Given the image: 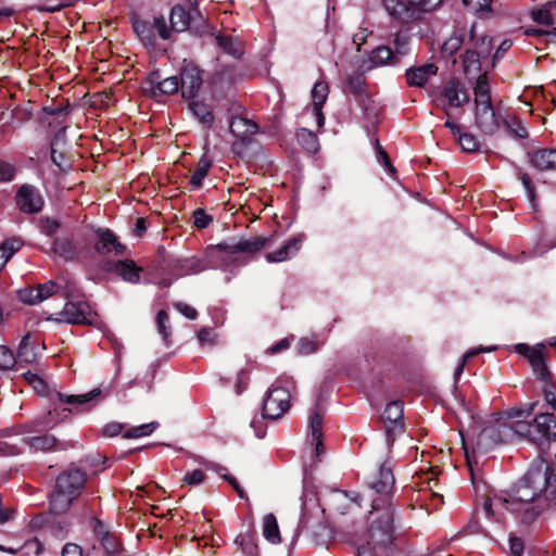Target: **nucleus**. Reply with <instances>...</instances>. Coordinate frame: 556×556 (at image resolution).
Masks as SVG:
<instances>
[{
  "label": "nucleus",
  "mask_w": 556,
  "mask_h": 556,
  "mask_svg": "<svg viewBox=\"0 0 556 556\" xmlns=\"http://www.w3.org/2000/svg\"><path fill=\"white\" fill-rule=\"evenodd\" d=\"M482 54L477 50H467L463 58V68L464 73L468 78L476 79L480 76L478 75L481 70L480 56Z\"/></svg>",
  "instance_id": "7c9ffc66"
},
{
  "label": "nucleus",
  "mask_w": 556,
  "mask_h": 556,
  "mask_svg": "<svg viewBox=\"0 0 556 556\" xmlns=\"http://www.w3.org/2000/svg\"><path fill=\"white\" fill-rule=\"evenodd\" d=\"M235 544L238 545L241 551L247 555H253L256 549V545L253 542V538L249 533H240L236 540Z\"/></svg>",
  "instance_id": "8fccbe9b"
},
{
  "label": "nucleus",
  "mask_w": 556,
  "mask_h": 556,
  "mask_svg": "<svg viewBox=\"0 0 556 556\" xmlns=\"http://www.w3.org/2000/svg\"><path fill=\"white\" fill-rule=\"evenodd\" d=\"M189 110L204 125H211L214 121L213 113L211 112L208 106L203 102H200V101L190 102Z\"/></svg>",
  "instance_id": "4c0bfd02"
},
{
  "label": "nucleus",
  "mask_w": 556,
  "mask_h": 556,
  "mask_svg": "<svg viewBox=\"0 0 556 556\" xmlns=\"http://www.w3.org/2000/svg\"><path fill=\"white\" fill-rule=\"evenodd\" d=\"M541 501L556 506V454L549 463L541 462L528 470L517 490V496H489L483 502L482 510L488 520L498 529H504L508 515L522 523L532 522L542 510L539 504Z\"/></svg>",
  "instance_id": "f257e3e1"
},
{
  "label": "nucleus",
  "mask_w": 556,
  "mask_h": 556,
  "mask_svg": "<svg viewBox=\"0 0 556 556\" xmlns=\"http://www.w3.org/2000/svg\"><path fill=\"white\" fill-rule=\"evenodd\" d=\"M16 175L14 164L0 160V182H10Z\"/></svg>",
  "instance_id": "5fc2aeb1"
},
{
  "label": "nucleus",
  "mask_w": 556,
  "mask_h": 556,
  "mask_svg": "<svg viewBox=\"0 0 556 556\" xmlns=\"http://www.w3.org/2000/svg\"><path fill=\"white\" fill-rule=\"evenodd\" d=\"M217 45L228 54L232 56H240L242 54V49L240 43L230 36L217 35L216 36Z\"/></svg>",
  "instance_id": "37998d69"
},
{
  "label": "nucleus",
  "mask_w": 556,
  "mask_h": 556,
  "mask_svg": "<svg viewBox=\"0 0 556 556\" xmlns=\"http://www.w3.org/2000/svg\"><path fill=\"white\" fill-rule=\"evenodd\" d=\"M535 443L556 437V417L549 413H543L533 419Z\"/></svg>",
  "instance_id": "a211bd4d"
},
{
  "label": "nucleus",
  "mask_w": 556,
  "mask_h": 556,
  "mask_svg": "<svg viewBox=\"0 0 556 556\" xmlns=\"http://www.w3.org/2000/svg\"><path fill=\"white\" fill-rule=\"evenodd\" d=\"M230 132L241 140L257 132V125L244 117H233L229 125Z\"/></svg>",
  "instance_id": "a878e982"
},
{
  "label": "nucleus",
  "mask_w": 556,
  "mask_h": 556,
  "mask_svg": "<svg viewBox=\"0 0 556 556\" xmlns=\"http://www.w3.org/2000/svg\"><path fill=\"white\" fill-rule=\"evenodd\" d=\"M293 381L290 378H278L268 389L263 400V416L268 419H278L290 408L291 390Z\"/></svg>",
  "instance_id": "0eeeda50"
},
{
  "label": "nucleus",
  "mask_w": 556,
  "mask_h": 556,
  "mask_svg": "<svg viewBox=\"0 0 556 556\" xmlns=\"http://www.w3.org/2000/svg\"><path fill=\"white\" fill-rule=\"evenodd\" d=\"M438 73V66L433 63H427L418 67H410L406 70V78L409 86L422 87L429 80L430 77L435 76Z\"/></svg>",
  "instance_id": "412c9836"
},
{
  "label": "nucleus",
  "mask_w": 556,
  "mask_h": 556,
  "mask_svg": "<svg viewBox=\"0 0 556 556\" xmlns=\"http://www.w3.org/2000/svg\"><path fill=\"white\" fill-rule=\"evenodd\" d=\"M249 379L250 377L247 370H241L238 374L236 381V391L238 394H241L248 388Z\"/></svg>",
  "instance_id": "69168bd1"
},
{
  "label": "nucleus",
  "mask_w": 556,
  "mask_h": 556,
  "mask_svg": "<svg viewBox=\"0 0 556 556\" xmlns=\"http://www.w3.org/2000/svg\"><path fill=\"white\" fill-rule=\"evenodd\" d=\"M309 441L315 445L316 456L324 453L323 447V415L318 412H313L309 416Z\"/></svg>",
  "instance_id": "b1692460"
},
{
  "label": "nucleus",
  "mask_w": 556,
  "mask_h": 556,
  "mask_svg": "<svg viewBox=\"0 0 556 556\" xmlns=\"http://www.w3.org/2000/svg\"><path fill=\"white\" fill-rule=\"evenodd\" d=\"M544 350L545 346L543 344L534 346L528 361L538 378L546 382L549 378V372L544 359Z\"/></svg>",
  "instance_id": "393cba45"
},
{
  "label": "nucleus",
  "mask_w": 556,
  "mask_h": 556,
  "mask_svg": "<svg viewBox=\"0 0 556 556\" xmlns=\"http://www.w3.org/2000/svg\"><path fill=\"white\" fill-rule=\"evenodd\" d=\"M97 315L91 313L87 303L66 302L62 311L55 314L53 320L66 324H88L96 325Z\"/></svg>",
  "instance_id": "1a4fd4ad"
},
{
  "label": "nucleus",
  "mask_w": 556,
  "mask_h": 556,
  "mask_svg": "<svg viewBox=\"0 0 556 556\" xmlns=\"http://www.w3.org/2000/svg\"><path fill=\"white\" fill-rule=\"evenodd\" d=\"M383 418L386 421H389L393 425V430L400 429L402 430V418H403V404L401 401H392L387 404ZM392 429H387L388 442L390 443V433Z\"/></svg>",
  "instance_id": "cd10ccee"
},
{
  "label": "nucleus",
  "mask_w": 556,
  "mask_h": 556,
  "mask_svg": "<svg viewBox=\"0 0 556 556\" xmlns=\"http://www.w3.org/2000/svg\"><path fill=\"white\" fill-rule=\"evenodd\" d=\"M62 556H84L83 548L74 543H66L62 549Z\"/></svg>",
  "instance_id": "774afa93"
},
{
  "label": "nucleus",
  "mask_w": 556,
  "mask_h": 556,
  "mask_svg": "<svg viewBox=\"0 0 556 556\" xmlns=\"http://www.w3.org/2000/svg\"><path fill=\"white\" fill-rule=\"evenodd\" d=\"M114 268L123 280L130 283L140 281L142 268L137 266L132 260L118 261L114 264Z\"/></svg>",
  "instance_id": "bb28decb"
},
{
  "label": "nucleus",
  "mask_w": 556,
  "mask_h": 556,
  "mask_svg": "<svg viewBox=\"0 0 556 556\" xmlns=\"http://www.w3.org/2000/svg\"><path fill=\"white\" fill-rule=\"evenodd\" d=\"M49 428L46 418L35 419L21 426V433L41 432Z\"/></svg>",
  "instance_id": "864d4df0"
},
{
  "label": "nucleus",
  "mask_w": 556,
  "mask_h": 556,
  "mask_svg": "<svg viewBox=\"0 0 556 556\" xmlns=\"http://www.w3.org/2000/svg\"><path fill=\"white\" fill-rule=\"evenodd\" d=\"M179 88V78L177 76H169L162 79L157 71L150 73L142 81V90L152 98L174 94Z\"/></svg>",
  "instance_id": "9b49d317"
},
{
  "label": "nucleus",
  "mask_w": 556,
  "mask_h": 556,
  "mask_svg": "<svg viewBox=\"0 0 556 556\" xmlns=\"http://www.w3.org/2000/svg\"><path fill=\"white\" fill-rule=\"evenodd\" d=\"M344 91L354 96H359L365 91V79L362 75H354L348 77L344 86Z\"/></svg>",
  "instance_id": "de8ad7c7"
},
{
  "label": "nucleus",
  "mask_w": 556,
  "mask_h": 556,
  "mask_svg": "<svg viewBox=\"0 0 556 556\" xmlns=\"http://www.w3.org/2000/svg\"><path fill=\"white\" fill-rule=\"evenodd\" d=\"M544 400L551 408L556 410V383L547 382L543 388Z\"/></svg>",
  "instance_id": "13d9d810"
},
{
  "label": "nucleus",
  "mask_w": 556,
  "mask_h": 556,
  "mask_svg": "<svg viewBox=\"0 0 556 556\" xmlns=\"http://www.w3.org/2000/svg\"><path fill=\"white\" fill-rule=\"evenodd\" d=\"M192 13L186 11L182 7H174L170 11V29L174 31H185L190 26Z\"/></svg>",
  "instance_id": "c756f323"
},
{
  "label": "nucleus",
  "mask_w": 556,
  "mask_h": 556,
  "mask_svg": "<svg viewBox=\"0 0 556 556\" xmlns=\"http://www.w3.org/2000/svg\"><path fill=\"white\" fill-rule=\"evenodd\" d=\"M263 535L273 544H278L281 541L278 522L273 514H267L263 518Z\"/></svg>",
  "instance_id": "473e14b6"
},
{
  "label": "nucleus",
  "mask_w": 556,
  "mask_h": 556,
  "mask_svg": "<svg viewBox=\"0 0 556 556\" xmlns=\"http://www.w3.org/2000/svg\"><path fill=\"white\" fill-rule=\"evenodd\" d=\"M52 249L55 254L64 260H72L76 256V248L68 240L58 239L53 242Z\"/></svg>",
  "instance_id": "a18cd8bd"
},
{
  "label": "nucleus",
  "mask_w": 556,
  "mask_h": 556,
  "mask_svg": "<svg viewBox=\"0 0 556 556\" xmlns=\"http://www.w3.org/2000/svg\"><path fill=\"white\" fill-rule=\"evenodd\" d=\"M520 180H521V184H522L523 188L527 191L528 199H529V201L531 203V206L535 210V207H536V203H535V189H534V186L532 184L531 177L528 174L522 173L521 176H520Z\"/></svg>",
  "instance_id": "4d7b16f0"
},
{
  "label": "nucleus",
  "mask_w": 556,
  "mask_h": 556,
  "mask_svg": "<svg viewBox=\"0 0 556 556\" xmlns=\"http://www.w3.org/2000/svg\"><path fill=\"white\" fill-rule=\"evenodd\" d=\"M193 219L194 226L200 229L206 228L212 222V217L202 208H198L193 212Z\"/></svg>",
  "instance_id": "bf43d9fd"
},
{
  "label": "nucleus",
  "mask_w": 556,
  "mask_h": 556,
  "mask_svg": "<svg viewBox=\"0 0 556 556\" xmlns=\"http://www.w3.org/2000/svg\"><path fill=\"white\" fill-rule=\"evenodd\" d=\"M443 0H408L410 20H420L424 14L441 8Z\"/></svg>",
  "instance_id": "c85d7f7f"
},
{
  "label": "nucleus",
  "mask_w": 556,
  "mask_h": 556,
  "mask_svg": "<svg viewBox=\"0 0 556 556\" xmlns=\"http://www.w3.org/2000/svg\"><path fill=\"white\" fill-rule=\"evenodd\" d=\"M267 238L256 236L249 239H240L233 243H219L207 252V258L215 267L230 268L239 264V253H253L265 247Z\"/></svg>",
  "instance_id": "423d86ee"
},
{
  "label": "nucleus",
  "mask_w": 556,
  "mask_h": 556,
  "mask_svg": "<svg viewBox=\"0 0 556 556\" xmlns=\"http://www.w3.org/2000/svg\"><path fill=\"white\" fill-rule=\"evenodd\" d=\"M153 28L156 30V33L162 39L169 38V33L172 29L167 27L166 21L163 16L154 18Z\"/></svg>",
  "instance_id": "052dcab7"
},
{
  "label": "nucleus",
  "mask_w": 556,
  "mask_h": 556,
  "mask_svg": "<svg viewBox=\"0 0 556 556\" xmlns=\"http://www.w3.org/2000/svg\"><path fill=\"white\" fill-rule=\"evenodd\" d=\"M175 307L176 309L181 313L185 317H187L188 319H195L197 316H198V313L197 311L191 307L190 305L186 304V303H182V302H177L175 304Z\"/></svg>",
  "instance_id": "0e129e2a"
},
{
  "label": "nucleus",
  "mask_w": 556,
  "mask_h": 556,
  "mask_svg": "<svg viewBox=\"0 0 556 556\" xmlns=\"http://www.w3.org/2000/svg\"><path fill=\"white\" fill-rule=\"evenodd\" d=\"M305 240V235L299 233L289 238L285 244L278 250L267 253L266 260L269 263H280L295 256L301 250L302 244Z\"/></svg>",
  "instance_id": "f3484780"
},
{
  "label": "nucleus",
  "mask_w": 556,
  "mask_h": 556,
  "mask_svg": "<svg viewBox=\"0 0 556 556\" xmlns=\"http://www.w3.org/2000/svg\"><path fill=\"white\" fill-rule=\"evenodd\" d=\"M393 60V53L389 47L380 46L369 54V62L372 66H383Z\"/></svg>",
  "instance_id": "a19ab883"
},
{
  "label": "nucleus",
  "mask_w": 556,
  "mask_h": 556,
  "mask_svg": "<svg viewBox=\"0 0 556 556\" xmlns=\"http://www.w3.org/2000/svg\"><path fill=\"white\" fill-rule=\"evenodd\" d=\"M296 140L304 150L309 153H316L319 149L317 136L309 129L301 128L296 132Z\"/></svg>",
  "instance_id": "72a5a7b5"
},
{
  "label": "nucleus",
  "mask_w": 556,
  "mask_h": 556,
  "mask_svg": "<svg viewBox=\"0 0 556 556\" xmlns=\"http://www.w3.org/2000/svg\"><path fill=\"white\" fill-rule=\"evenodd\" d=\"M535 406L536 403H527L521 406L513 407L507 412L508 417L511 419L507 428L517 437L528 439L533 443H535L533 421L529 422L519 418L531 416Z\"/></svg>",
  "instance_id": "6e6552de"
},
{
  "label": "nucleus",
  "mask_w": 556,
  "mask_h": 556,
  "mask_svg": "<svg viewBox=\"0 0 556 556\" xmlns=\"http://www.w3.org/2000/svg\"><path fill=\"white\" fill-rule=\"evenodd\" d=\"M503 124L505 127L509 130L511 135H514L517 138L525 139L528 137V131L526 127L521 124L520 121L514 118L511 121L509 119H503Z\"/></svg>",
  "instance_id": "3c124183"
},
{
  "label": "nucleus",
  "mask_w": 556,
  "mask_h": 556,
  "mask_svg": "<svg viewBox=\"0 0 556 556\" xmlns=\"http://www.w3.org/2000/svg\"><path fill=\"white\" fill-rule=\"evenodd\" d=\"M473 115L477 128L484 135L492 136L501 127L503 119L496 114L491 99L490 84L485 73L480 74L473 86Z\"/></svg>",
  "instance_id": "7ed1b4c3"
},
{
  "label": "nucleus",
  "mask_w": 556,
  "mask_h": 556,
  "mask_svg": "<svg viewBox=\"0 0 556 556\" xmlns=\"http://www.w3.org/2000/svg\"><path fill=\"white\" fill-rule=\"evenodd\" d=\"M394 476L391 468L381 466L377 478L370 482V488L379 495L372 500L368 515L366 542L357 549V556H379L395 539L394 506L391 503V492Z\"/></svg>",
  "instance_id": "f03ea898"
},
{
  "label": "nucleus",
  "mask_w": 556,
  "mask_h": 556,
  "mask_svg": "<svg viewBox=\"0 0 556 556\" xmlns=\"http://www.w3.org/2000/svg\"><path fill=\"white\" fill-rule=\"evenodd\" d=\"M14 364L15 356L13 355V353L4 345H0V369H11L14 366Z\"/></svg>",
  "instance_id": "6e6d98bb"
},
{
  "label": "nucleus",
  "mask_w": 556,
  "mask_h": 556,
  "mask_svg": "<svg viewBox=\"0 0 556 556\" xmlns=\"http://www.w3.org/2000/svg\"><path fill=\"white\" fill-rule=\"evenodd\" d=\"M211 165H212L211 162L207 160H204V159H202L199 162L195 170L193 172V174L190 177V184L192 185L193 189H198L199 187H201L202 181L205 178V176L207 175Z\"/></svg>",
  "instance_id": "49530a36"
},
{
  "label": "nucleus",
  "mask_w": 556,
  "mask_h": 556,
  "mask_svg": "<svg viewBox=\"0 0 556 556\" xmlns=\"http://www.w3.org/2000/svg\"><path fill=\"white\" fill-rule=\"evenodd\" d=\"M99 239L94 248L100 254L124 255L126 248L117 241V238L109 229L98 230Z\"/></svg>",
  "instance_id": "6ab92c4d"
},
{
  "label": "nucleus",
  "mask_w": 556,
  "mask_h": 556,
  "mask_svg": "<svg viewBox=\"0 0 556 556\" xmlns=\"http://www.w3.org/2000/svg\"><path fill=\"white\" fill-rule=\"evenodd\" d=\"M15 201L17 207L26 214H34L41 211L43 198L40 191L31 185H23L16 192Z\"/></svg>",
  "instance_id": "f8f14e48"
},
{
  "label": "nucleus",
  "mask_w": 556,
  "mask_h": 556,
  "mask_svg": "<svg viewBox=\"0 0 556 556\" xmlns=\"http://www.w3.org/2000/svg\"><path fill=\"white\" fill-rule=\"evenodd\" d=\"M24 443L34 452H52L66 448L65 444L59 443L54 435L48 433L26 437Z\"/></svg>",
  "instance_id": "aec40b11"
},
{
  "label": "nucleus",
  "mask_w": 556,
  "mask_h": 556,
  "mask_svg": "<svg viewBox=\"0 0 556 556\" xmlns=\"http://www.w3.org/2000/svg\"><path fill=\"white\" fill-rule=\"evenodd\" d=\"M466 10L479 17H484L491 12L492 0H462Z\"/></svg>",
  "instance_id": "58836bf2"
},
{
  "label": "nucleus",
  "mask_w": 556,
  "mask_h": 556,
  "mask_svg": "<svg viewBox=\"0 0 556 556\" xmlns=\"http://www.w3.org/2000/svg\"><path fill=\"white\" fill-rule=\"evenodd\" d=\"M159 427L157 421H151L148 424H143L140 426L132 427L128 429L124 437L127 439H137V438H143L150 435L152 432H154Z\"/></svg>",
  "instance_id": "c03bdc74"
},
{
  "label": "nucleus",
  "mask_w": 556,
  "mask_h": 556,
  "mask_svg": "<svg viewBox=\"0 0 556 556\" xmlns=\"http://www.w3.org/2000/svg\"><path fill=\"white\" fill-rule=\"evenodd\" d=\"M455 136L458 137V142L464 151L473 152L478 149V141L473 135L459 130Z\"/></svg>",
  "instance_id": "603ef678"
},
{
  "label": "nucleus",
  "mask_w": 556,
  "mask_h": 556,
  "mask_svg": "<svg viewBox=\"0 0 556 556\" xmlns=\"http://www.w3.org/2000/svg\"><path fill=\"white\" fill-rule=\"evenodd\" d=\"M329 91V85L326 80H317L312 89L313 108H323L328 99Z\"/></svg>",
  "instance_id": "c9c22d12"
},
{
  "label": "nucleus",
  "mask_w": 556,
  "mask_h": 556,
  "mask_svg": "<svg viewBox=\"0 0 556 556\" xmlns=\"http://www.w3.org/2000/svg\"><path fill=\"white\" fill-rule=\"evenodd\" d=\"M156 325L159 333L162 336V339L164 341V344L166 346H169L172 344V329L169 325V316L166 313V311H159L156 315Z\"/></svg>",
  "instance_id": "ea45409f"
},
{
  "label": "nucleus",
  "mask_w": 556,
  "mask_h": 556,
  "mask_svg": "<svg viewBox=\"0 0 556 556\" xmlns=\"http://www.w3.org/2000/svg\"><path fill=\"white\" fill-rule=\"evenodd\" d=\"M383 5L390 15L403 21H410L408 0H383Z\"/></svg>",
  "instance_id": "2f4dec72"
},
{
  "label": "nucleus",
  "mask_w": 556,
  "mask_h": 556,
  "mask_svg": "<svg viewBox=\"0 0 556 556\" xmlns=\"http://www.w3.org/2000/svg\"><path fill=\"white\" fill-rule=\"evenodd\" d=\"M298 349L301 354L306 355V354H311V353H314L315 351H317L318 345L314 340L308 339V338H303L299 341Z\"/></svg>",
  "instance_id": "680f3d73"
},
{
  "label": "nucleus",
  "mask_w": 556,
  "mask_h": 556,
  "mask_svg": "<svg viewBox=\"0 0 556 556\" xmlns=\"http://www.w3.org/2000/svg\"><path fill=\"white\" fill-rule=\"evenodd\" d=\"M495 349H496V346H486V348H484V346H479V348L471 349V350H469L468 352H466V353L463 355L462 359L459 361V363H458V365H457V367H456V369H455V374H454L455 379L457 380V379L460 377V375L463 374V370H464L465 364H466V362H467L469 358H471L472 356L477 355L478 353H482V352H492V351H494Z\"/></svg>",
  "instance_id": "09e8293b"
},
{
  "label": "nucleus",
  "mask_w": 556,
  "mask_h": 556,
  "mask_svg": "<svg viewBox=\"0 0 556 556\" xmlns=\"http://www.w3.org/2000/svg\"><path fill=\"white\" fill-rule=\"evenodd\" d=\"M431 97L434 105L442 110L446 116L444 126L448 128L453 135L458 134L459 125L452 119L451 110L462 108L469 102V93L464 85L460 80L453 78L433 90Z\"/></svg>",
  "instance_id": "39448f33"
},
{
  "label": "nucleus",
  "mask_w": 556,
  "mask_h": 556,
  "mask_svg": "<svg viewBox=\"0 0 556 556\" xmlns=\"http://www.w3.org/2000/svg\"><path fill=\"white\" fill-rule=\"evenodd\" d=\"M22 245L23 243L18 239L5 240L0 245V270H2L5 267L7 263L17 251H20Z\"/></svg>",
  "instance_id": "f704fd0d"
},
{
  "label": "nucleus",
  "mask_w": 556,
  "mask_h": 556,
  "mask_svg": "<svg viewBox=\"0 0 556 556\" xmlns=\"http://www.w3.org/2000/svg\"><path fill=\"white\" fill-rule=\"evenodd\" d=\"M93 532L97 536L98 543L108 556H119V540L106 529L105 525L101 520H93Z\"/></svg>",
  "instance_id": "dca6fc26"
},
{
  "label": "nucleus",
  "mask_w": 556,
  "mask_h": 556,
  "mask_svg": "<svg viewBox=\"0 0 556 556\" xmlns=\"http://www.w3.org/2000/svg\"><path fill=\"white\" fill-rule=\"evenodd\" d=\"M202 84L200 70L193 64L182 66L179 78V87L185 98L197 96Z\"/></svg>",
  "instance_id": "2eb2a0df"
},
{
  "label": "nucleus",
  "mask_w": 556,
  "mask_h": 556,
  "mask_svg": "<svg viewBox=\"0 0 556 556\" xmlns=\"http://www.w3.org/2000/svg\"><path fill=\"white\" fill-rule=\"evenodd\" d=\"M86 479V473L76 468H71L60 473L50 494L51 511L54 514L65 513L80 495Z\"/></svg>",
  "instance_id": "20e7f679"
},
{
  "label": "nucleus",
  "mask_w": 556,
  "mask_h": 556,
  "mask_svg": "<svg viewBox=\"0 0 556 556\" xmlns=\"http://www.w3.org/2000/svg\"><path fill=\"white\" fill-rule=\"evenodd\" d=\"M198 463L201 466H203L206 470L216 472L222 479L227 481L235 489V491L237 492V494L240 498L248 500L245 492L240 486V484L238 483L236 478L228 475V470L226 467H224L217 463H214L212 460L204 459V458H199Z\"/></svg>",
  "instance_id": "5701e85b"
},
{
  "label": "nucleus",
  "mask_w": 556,
  "mask_h": 556,
  "mask_svg": "<svg viewBox=\"0 0 556 556\" xmlns=\"http://www.w3.org/2000/svg\"><path fill=\"white\" fill-rule=\"evenodd\" d=\"M58 292V286L49 280L36 287L25 288L18 291V299L26 304L36 305Z\"/></svg>",
  "instance_id": "4468645a"
},
{
  "label": "nucleus",
  "mask_w": 556,
  "mask_h": 556,
  "mask_svg": "<svg viewBox=\"0 0 556 556\" xmlns=\"http://www.w3.org/2000/svg\"><path fill=\"white\" fill-rule=\"evenodd\" d=\"M207 257L189 256L174 260L169 264V274L174 279L182 278L190 275L200 274L208 268H214Z\"/></svg>",
  "instance_id": "9d476101"
},
{
  "label": "nucleus",
  "mask_w": 556,
  "mask_h": 556,
  "mask_svg": "<svg viewBox=\"0 0 556 556\" xmlns=\"http://www.w3.org/2000/svg\"><path fill=\"white\" fill-rule=\"evenodd\" d=\"M109 394V390H102L96 388L88 393L78 395H65L60 393L59 399L61 402L75 406L79 412H88L96 406L100 401L105 399Z\"/></svg>",
  "instance_id": "ddd939ff"
},
{
  "label": "nucleus",
  "mask_w": 556,
  "mask_h": 556,
  "mask_svg": "<svg viewBox=\"0 0 556 556\" xmlns=\"http://www.w3.org/2000/svg\"><path fill=\"white\" fill-rule=\"evenodd\" d=\"M205 479V475L202 470L200 469H194L193 471L191 472H188L186 476H185V482L189 485H198V484H201Z\"/></svg>",
  "instance_id": "e2e57ef3"
},
{
  "label": "nucleus",
  "mask_w": 556,
  "mask_h": 556,
  "mask_svg": "<svg viewBox=\"0 0 556 556\" xmlns=\"http://www.w3.org/2000/svg\"><path fill=\"white\" fill-rule=\"evenodd\" d=\"M464 43V31L462 29H455L451 37L442 45V53L452 56L455 54Z\"/></svg>",
  "instance_id": "e433bc0d"
},
{
  "label": "nucleus",
  "mask_w": 556,
  "mask_h": 556,
  "mask_svg": "<svg viewBox=\"0 0 556 556\" xmlns=\"http://www.w3.org/2000/svg\"><path fill=\"white\" fill-rule=\"evenodd\" d=\"M492 39L488 36H482L476 43L477 51L483 55H488L491 50Z\"/></svg>",
  "instance_id": "338daca9"
},
{
  "label": "nucleus",
  "mask_w": 556,
  "mask_h": 556,
  "mask_svg": "<svg viewBox=\"0 0 556 556\" xmlns=\"http://www.w3.org/2000/svg\"><path fill=\"white\" fill-rule=\"evenodd\" d=\"M553 7V2H547L540 9H534L531 11L532 20L542 25L552 26L555 24V17L551 13V8Z\"/></svg>",
  "instance_id": "79ce46f5"
},
{
  "label": "nucleus",
  "mask_w": 556,
  "mask_h": 556,
  "mask_svg": "<svg viewBox=\"0 0 556 556\" xmlns=\"http://www.w3.org/2000/svg\"><path fill=\"white\" fill-rule=\"evenodd\" d=\"M529 161L540 170H556V149H541L529 153Z\"/></svg>",
  "instance_id": "4be33fe9"
}]
</instances>
